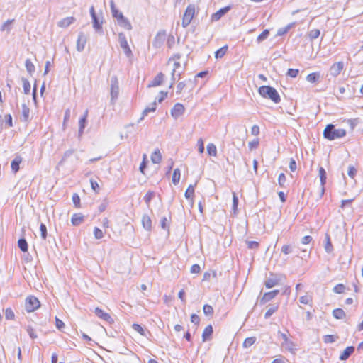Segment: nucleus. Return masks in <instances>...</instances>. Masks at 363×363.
I'll return each instance as SVG.
<instances>
[{"label": "nucleus", "mask_w": 363, "mask_h": 363, "mask_svg": "<svg viewBox=\"0 0 363 363\" xmlns=\"http://www.w3.org/2000/svg\"><path fill=\"white\" fill-rule=\"evenodd\" d=\"M346 135V130L343 128L335 129L333 124L326 125L323 130V136L329 140L342 138Z\"/></svg>", "instance_id": "f257e3e1"}, {"label": "nucleus", "mask_w": 363, "mask_h": 363, "mask_svg": "<svg viewBox=\"0 0 363 363\" xmlns=\"http://www.w3.org/2000/svg\"><path fill=\"white\" fill-rule=\"evenodd\" d=\"M110 6L112 16L117 20L118 23L122 27H123L125 29L130 30L132 28L130 23L127 18H125L123 16V13L121 11H119V10L116 8L113 1H111Z\"/></svg>", "instance_id": "f03ea898"}, {"label": "nucleus", "mask_w": 363, "mask_h": 363, "mask_svg": "<svg viewBox=\"0 0 363 363\" xmlns=\"http://www.w3.org/2000/svg\"><path fill=\"white\" fill-rule=\"evenodd\" d=\"M258 92L262 97L268 98L276 104L281 101L279 93L274 87L269 86H262L259 88Z\"/></svg>", "instance_id": "7ed1b4c3"}, {"label": "nucleus", "mask_w": 363, "mask_h": 363, "mask_svg": "<svg viewBox=\"0 0 363 363\" xmlns=\"http://www.w3.org/2000/svg\"><path fill=\"white\" fill-rule=\"evenodd\" d=\"M195 6L194 4L188 5L182 17V24L184 28L187 27L190 24V23L191 22L192 19L195 16Z\"/></svg>", "instance_id": "20e7f679"}, {"label": "nucleus", "mask_w": 363, "mask_h": 363, "mask_svg": "<svg viewBox=\"0 0 363 363\" xmlns=\"http://www.w3.org/2000/svg\"><path fill=\"white\" fill-rule=\"evenodd\" d=\"M40 306V303L38 298L34 296H28L25 300V308L27 312L31 313L38 309Z\"/></svg>", "instance_id": "39448f33"}, {"label": "nucleus", "mask_w": 363, "mask_h": 363, "mask_svg": "<svg viewBox=\"0 0 363 363\" xmlns=\"http://www.w3.org/2000/svg\"><path fill=\"white\" fill-rule=\"evenodd\" d=\"M281 336L284 340L282 345L284 346L286 350H287L289 352L294 354L296 350V344L289 339L287 334L281 333Z\"/></svg>", "instance_id": "423d86ee"}, {"label": "nucleus", "mask_w": 363, "mask_h": 363, "mask_svg": "<svg viewBox=\"0 0 363 363\" xmlns=\"http://www.w3.org/2000/svg\"><path fill=\"white\" fill-rule=\"evenodd\" d=\"M119 95V85H118V81L116 77H113L111 79V101H114L117 99L118 96Z\"/></svg>", "instance_id": "0eeeda50"}, {"label": "nucleus", "mask_w": 363, "mask_h": 363, "mask_svg": "<svg viewBox=\"0 0 363 363\" xmlns=\"http://www.w3.org/2000/svg\"><path fill=\"white\" fill-rule=\"evenodd\" d=\"M94 313L100 319H101L110 324L113 323L114 320L111 318V315L109 313L105 312L101 308L96 307L94 309Z\"/></svg>", "instance_id": "6e6552de"}, {"label": "nucleus", "mask_w": 363, "mask_h": 363, "mask_svg": "<svg viewBox=\"0 0 363 363\" xmlns=\"http://www.w3.org/2000/svg\"><path fill=\"white\" fill-rule=\"evenodd\" d=\"M184 111L185 108L184 105L180 103H177L171 110V115L173 118H177L182 116Z\"/></svg>", "instance_id": "1a4fd4ad"}, {"label": "nucleus", "mask_w": 363, "mask_h": 363, "mask_svg": "<svg viewBox=\"0 0 363 363\" xmlns=\"http://www.w3.org/2000/svg\"><path fill=\"white\" fill-rule=\"evenodd\" d=\"M119 40L121 47L123 48L125 54L130 57L132 55V51L128 45V41L125 38V36L123 33L119 34Z\"/></svg>", "instance_id": "9d476101"}, {"label": "nucleus", "mask_w": 363, "mask_h": 363, "mask_svg": "<svg viewBox=\"0 0 363 363\" xmlns=\"http://www.w3.org/2000/svg\"><path fill=\"white\" fill-rule=\"evenodd\" d=\"M344 69V63L342 62H337L333 63L330 68V73L333 76L336 77L339 75Z\"/></svg>", "instance_id": "9b49d317"}, {"label": "nucleus", "mask_w": 363, "mask_h": 363, "mask_svg": "<svg viewBox=\"0 0 363 363\" xmlns=\"http://www.w3.org/2000/svg\"><path fill=\"white\" fill-rule=\"evenodd\" d=\"M231 9L230 6H227L223 8L220 9L216 13H213L211 16V20L213 21H217L220 19V18L227 13Z\"/></svg>", "instance_id": "f8f14e48"}, {"label": "nucleus", "mask_w": 363, "mask_h": 363, "mask_svg": "<svg viewBox=\"0 0 363 363\" xmlns=\"http://www.w3.org/2000/svg\"><path fill=\"white\" fill-rule=\"evenodd\" d=\"M75 21V18L73 16H68L61 19L57 23V26L61 28H66L72 25Z\"/></svg>", "instance_id": "ddd939ff"}, {"label": "nucleus", "mask_w": 363, "mask_h": 363, "mask_svg": "<svg viewBox=\"0 0 363 363\" xmlns=\"http://www.w3.org/2000/svg\"><path fill=\"white\" fill-rule=\"evenodd\" d=\"M84 221V216L81 213H74L71 218L72 225L77 226Z\"/></svg>", "instance_id": "4468645a"}, {"label": "nucleus", "mask_w": 363, "mask_h": 363, "mask_svg": "<svg viewBox=\"0 0 363 363\" xmlns=\"http://www.w3.org/2000/svg\"><path fill=\"white\" fill-rule=\"evenodd\" d=\"M196 184H190L186 189L184 196L187 199H191V201L193 203L194 197V191Z\"/></svg>", "instance_id": "2eb2a0df"}, {"label": "nucleus", "mask_w": 363, "mask_h": 363, "mask_svg": "<svg viewBox=\"0 0 363 363\" xmlns=\"http://www.w3.org/2000/svg\"><path fill=\"white\" fill-rule=\"evenodd\" d=\"M278 290H274L269 292H267L263 295L261 301L265 303L269 301L270 300L273 299L278 294Z\"/></svg>", "instance_id": "dca6fc26"}, {"label": "nucleus", "mask_w": 363, "mask_h": 363, "mask_svg": "<svg viewBox=\"0 0 363 363\" xmlns=\"http://www.w3.org/2000/svg\"><path fill=\"white\" fill-rule=\"evenodd\" d=\"M213 327L211 325H208L206 326L202 333V340L203 342L206 341L207 340L210 339L213 334Z\"/></svg>", "instance_id": "f3484780"}, {"label": "nucleus", "mask_w": 363, "mask_h": 363, "mask_svg": "<svg viewBox=\"0 0 363 363\" xmlns=\"http://www.w3.org/2000/svg\"><path fill=\"white\" fill-rule=\"evenodd\" d=\"M354 347L352 346L347 347L340 356V359L346 360L354 352Z\"/></svg>", "instance_id": "a211bd4d"}, {"label": "nucleus", "mask_w": 363, "mask_h": 363, "mask_svg": "<svg viewBox=\"0 0 363 363\" xmlns=\"http://www.w3.org/2000/svg\"><path fill=\"white\" fill-rule=\"evenodd\" d=\"M22 162V157L21 156H16L11 162V167L12 171L16 173L20 169V164Z\"/></svg>", "instance_id": "6ab92c4d"}, {"label": "nucleus", "mask_w": 363, "mask_h": 363, "mask_svg": "<svg viewBox=\"0 0 363 363\" xmlns=\"http://www.w3.org/2000/svg\"><path fill=\"white\" fill-rule=\"evenodd\" d=\"M299 301L301 304L308 305L311 307L313 305V296L311 294H306L300 297Z\"/></svg>", "instance_id": "aec40b11"}, {"label": "nucleus", "mask_w": 363, "mask_h": 363, "mask_svg": "<svg viewBox=\"0 0 363 363\" xmlns=\"http://www.w3.org/2000/svg\"><path fill=\"white\" fill-rule=\"evenodd\" d=\"M163 80L164 74L162 73H159L149 84V86H158L162 84Z\"/></svg>", "instance_id": "412c9836"}, {"label": "nucleus", "mask_w": 363, "mask_h": 363, "mask_svg": "<svg viewBox=\"0 0 363 363\" xmlns=\"http://www.w3.org/2000/svg\"><path fill=\"white\" fill-rule=\"evenodd\" d=\"M318 174H319V177H320V184L322 186V191L323 192L324 191V186L326 183V179H327L326 172L323 167H320L318 169Z\"/></svg>", "instance_id": "4be33fe9"}, {"label": "nucleus", "mask_w": 363, "mask_h": 363, "mask_svg": "<svg viewBox=\"0 0 363 363\" xmlns=\"http://www.w3.org/2000/svg\"><path fill=\"white\" fill-rule=\"evenodd\" d=\"M162 156L160 150H155L151 155V161L155 164H160L162 162Z\"/></svg>", "instance_id": "5701e85b"}, {"label": "nucleus", "mask_w": 363, "mask_h": 363, "mask_svg": "<svg viewBox=\"0 0 363 363\" xmlns=\"http://www.w3.org/2000/svg\"><path fill=\"white\" fill-rule=\"evenodd\" d=\"M86 43V38L82 35H79L77 40V50L79 52L82 51L85 47Z\"/></svg>", "instance_id": "b1692460"}, {"label": "nucleus", "mask_w": 363, "mask_h": 363, "mask_svg": "<svg viewBox=\"0 0 363 363\" xmlns=\"http://www.w3.org/2000/svg\"><path fill=\"white\" fill-rule=\"evenodd\" d=\"M142 225L147 230H150L152 228V220L149 216L144 215L142 218Z\"/></svg>", "instance_id": "393cba45"}, {"label": "nucleus", "mask_w": 363, "mask_h": 363, "mask_svg": "<svg viewBox=\"0 0 363 363\" xmlns=\"http://www.w3.org/2000/svg\"><path fill=\"white\" fill-rule=\"evenodd\" d=\"M228 50V46L227 45L221 47L215 52L216 59H220L225 55Z\"/></svg>", "instance_id": "a878e982"}, {"label": "nucleus", "mask_w": 363, "mask_h": 363, "mask_svg": "<svg viewBox=\"0 0 363 363\" xmlns=\"http://www.w3.org/2000/svg\"><path fill=\"white\" fill-rule=\"evenodd\" d=\"M333 315L336 319H343L346 317V314L343 309L342 308H336L333 311Z\"/></svg>", "instance_id": "bb28decb"}, {"label": "nucleus", "mask_w": 363, "mask_h": 363, "mask_svg": "<svg viewBox=\"0 0 363 363\" xmlns=\"http://www.w3.org/2000/svg\"><path fill=\"white\" fill-rule=\"evenodd\" d=\"M88 117V111L86 110L83 116L79 121V132H82L85 128L86 119Z\"/></svg>", "instance_id": "cd10ccee"}, {"label": "nucleus", "mask_w": 363, "mask_h": 363, "mask_svg": "<svg viewBox=\"0 0 363 363\" xmlns=\"http://www.w3.org/2000/svg\"><path fill=\"white\" fill-rule=\"evenodd\" d=\"M208 155L216 157L217 155V148L213 143H209L206 147Z\"/></svg>", "instance_id": "c85d7f7f"}, {"label": "nucleus", "mask_w": 363, "mask_h": 363, "mask_svg": "<svg viewBox=\"0 0 363 363\" xmlns=\"http://www.w3.org/2000/svg\"><path fill=\"white\" fill-rule=\"evenodd\" d=\"M256 340H257V339L255 337H247L244 340L242 346L245 348H247V347L252 346V345H254L255 343Z\"/></svg>", "instance_id": "c756f323"}, {"label": "nucleus", "mask_w": 363, "mask_h": 363, "mask_svg": "<svg viewBox=\"0 0 363 363\" xmlns=\"http://www.w3.org/2000/svg\"><path fill=\"white\" fill-rule=\"evenodd\" d=\"M320 74L318 72H313L307 75L306 79L310 83H315L318 80Z\"/></svg>", "instance_id": "7c9ffc66"}, {"label": "nucleus", "mask_w": 363, "mask_h": 363, "mask_svg": "<svg viewBox=\"0 0 363 363\" xmlns=\"http://www.w3.org/2000/svg\"><path fill=\"white\" fill-rule=\"evenodd\" d=\"M154 196L155 192L152 191H148L144 196V201L148 207L150 206V203Z\"/></svg>", "instance_id": "2f4dec72"}, {"label": "nucleus", "mask_w": 363, "mask_h": 363, "mask_svg": "<svg viewBox=\"0 0 363 363\" xmlns=\"http://www.w3.org/2000/svg\"><path fill=\"white\" fill-rule=\"evenodd\" d=\"M180 170L179 169H175L172 174V182L174 185L179 184L180 181Z\"/></svg>", "instance_id": "473e14b6"}, {"label": "nucleus", "mask_w": 363, "mask_h": 363, "mask_svg": "<svg viewBox=\"0 0 363 363\" xmlns=\"http://www.w3.org/2000/svg\"><path fill=\"white\" fill-rule=\"evenodd\" d=\"M18 246L22 252H26L28 251V243L25 239H19L18 241Z\"/></svg>", "instance_id": "72a5a7b5"}, {"label": "nucleus", "mask_w": 363, "mask_h": 363, "mask_svg": "<svg viewBox=\"0 0 363 363\" xmlns=\"http://www.w3.org/2000/svg\"><path fill=\"white\" fill-rule=\"evenodd\" d=\"M90 184L92 190L96 193L99 194L100 191V186L98 182L94 179H90Z\"/></svg>", "instance_id": "f704fd0d"}, {"label": "nucleus", "mask_w": 363, "mask_h": 363, "mask_svg": "<svg viewBox=\"0 0 363 363\" xmlns=\"http://www.w3.org/2000/svg\"><path fill=\"white\" fill-rule=\"evenodd\" d=\"M203 311L206 315H209V316L213 315V312H214L213 307L208 304H205L203 306Z\"/></svg>", "instance_id": "c9c22d12"}, {"label": "nucleus", "mask_w": 363, "mask_h": 363, "mask_svg": "<svg viewBox=\"0 0 363 363\" xmlns=\"http://www.w3.org/2000/svg\"><path fill=\"white\" fill-rule=\"evenodd\" d=\"M29 115H30V109L26 106H23L22 107V116L23 119L25 121H28L29 119Z\"/></svg>", "instance_id": "e433bc0d"}, {"label": "nucleus", "mask_w": 363, "mask_h": 363, "mask_svg": "<svg viewBox=\"0 0 363 363\" xmlns=\"http://www.w3.org/2000/svg\"><path fill=\"white\" fill-rule=\"evenodd\" d=\"M259 145V138H256L253 140L249 142L248 143V147L250 150L257 149Z\"/></svg>", "instance_id": "4c0bfd02"}, {"label": "nucleus", "mask_w": 363, "mask_h": 363, "mask_svg": "<svg viewBox=\"0 0 363 363\" xmlns=\"http://www.w3.org/2000/svg\"><path fill=\"white\" fill-rule=\"evenodd\" d=\"M23 88L25 94H29L31 89V86L28 80L23 79Z\"/></svg>", "instance_id": "58836bf2"}, {"label": "nucleus", "mask_w": 363, "mask_h": 363, "mask_svg": "<svg viewBox=\"0 0 363 363\" xmlns=\"http://www.w3.org/2000/svg\"><path fill=\"white\" fill-rule=\"evenodd\" d=\"M238 198L235 192L233 193V211L235 214L238 211Z\"/></svg>", "instance_id": "ea45409f"}, {"label": "nucleus", "mask_w": 363, "mask_h": 363, "mask_svg": "<svg viewBox=\"0 0 363 363\" xmlns=\"http://www.w3.org/2000/svg\"><path fill=\"white\" fill-rule=\"evenodd\" d=\"M92 20H93V27L94 28V29H96V30H101L103 21H99L97 18V17L92 18Z\"/></svg>", "instance_id": "a19ab883"}, {"label": "nucleus", "mask_w": 363, "mask_h": 363, "mask_svg": "<svg viewBox=\"0 0 363 363\" xmlns=\"http://www.w3.org/2000/svg\"><path fill=\"white\" fill-rule=\"evenodd\" d=\"M345 291V286L343 284H338L333 288V291L336 294H342Z\"/></svg>", "instance_id": "79ce46f5"}, {"label": "nucleus", "mask_w": 363, "mask_h": 363, "mask_svg": "<svg viewBox=\"0 0 363 363\" xmlns=\"http://www.w3.org/2000/svg\"><path fill=\"white\" fill-rule=\"evenodd\" d=\"M5 317L7 320H13L15 318V314L13 311L9 308L5 310Z\"/></svg>", "instance_id": "37998d69"}, {"label": "nucleus", "mask_w": 363, "mask_h": 363, "mask_svg": "<svg viewBox=\"0 0 363 363\" xmlns=\"http://www.w3.org/2000/svg\"><path fill=\"white\" fill-rule=\"evenodd\" d=\"M94 235L96 239H101L104 236V233L100 228L96 227L94 229Z\"/></svg>", "instance_id": "c03bdc74"}, {"label": "nucleus", "mask_w": 363, "mask_h": 363, "mask_svg": "<svg viewBox=\"0 0 363 363\" xmlns=\"http://www.w3.org/2000/svg\"><path fill=\"white\" fill-rule=\"evenodd\" d=\"M72 201L76 208H80L81 199H80L79 196L77 194H74L72 195Z\"/></svg>", "instance_id": "a18cd8bd"}, {"label": "nucleus", "mask_w": 363, "mask_h": 363, "mask_svg": "<svg viewBox=\"0 0 363 363\" xmlns=\"http://www.w3.org/2000/svg\"><path fill=\"white\" fill-rule=\"evenodd\" d=\"M132 327L140 335H141L143 336L145 335V330H144V329L143 328V327L140 325L137 324V323H134V324H133Z\"/></svg>", "instance_id": "49530a36"}, {"label": "nucleus", "mask_w": 363, "mask_h": 363, "mask_svg": "<svg viewBox=\"0 0 363 363\" xmlns=\"http://www.w3.org/2000/svg\"><path fill=\"white\" fill-rule=\"evenodd\" d=\"M325 238H326V242H325V249L327 252H330L333 250V245L331 243L329 235H326Z\"/></svg>", "instance_id": "de8ad7c7"}, {"label": "nucleus", "mask_w": 363, "mask_h": 363, "mask_svg": "<svg viewBox=\"0 0 363 363\" xmlns=\"http://www.w3.org/2000/svg\"><path fill=\"white\" fill-rule=\"evenodd\" d=\"M336 337L333 335H326L323 337V341L325 343H333L335 341Z\"/></svg>", "instance_id": "09e8293b"}, {"label": "nucleus", "mask_w": 363, "mask_h": 363, "mask_svg": "<svg viewBox=\"0 0 363 363\" xmlns=\"http://www.w3.org/2000/svg\"><path fill=\"white\" fill-rule=\"evenodd\" d=\"M40 231L41 233V238L43 240H45L47 238V228L45 224L41 223L40 225Z\"/></svg>", "instance_id": "8fccbe9b"}, {"label": "nucleus", "mask_w": 363, "mask_h": 363, "mask_svg": "<svg viewBox=\"0 0 363 363\" xmlns=\"http://www.w3.org/2000/svg\"><path fill=\"white\" fill-rule=\"evenodd\" d=\"M147 155L145 154L143 156V161L140 165V171L143 174H145V169L146 167Z\"/></svg>", "instance_id": "3c124183"}, {"label": "nucleus", "mask_w": 363, "mask_h": 363, "mask_svg": "<svg viewBox=\"0 0 363 363\" xmlns=\"http://www.w3.org/2000/svg\"><path fill=\"white\" fill-rule=\"evenodd\" d=\"M298 73L299 70L298 69H289L287 71V75L292 78L296 77Z\"/></svg>", "instance_id": "603ef678"}, {"label": "nucleus", "mask_w": 363, "mask_h": 363, "mask_svg": "<svg viewBox=\"0 0 363 363\" xmlns=\"http://www.w3.org/2000/svg\"><path fill=\"white\" fill-rule=\"evenodd\" d=\"M278 309V306H274L272 308H269L265 313L264 317L265 318H269L274 313H275Z\"/></svg>", "instance_id": "864d4df0"}, {"label": "nucleus", "mask_w": 363, "mask_h": 363, "mask_svg": "<svg viewBox=\"0 0 363 363\" xmlns=\"http://www.w3.org/2000/svg\"><path fill=\"white\" fill-rule=\"evenodd\" d=\"M211 277H216V272L215 271H213L212 272H205L203 274V281H208Z\"/></svg>", "instance_id": "5fc2aeb1"}, {"label": "nucleus", "mask_w": 363, "mask_h": 363, "mask_svg": "<svg viewBox=\"0 0 363 363\" xmlns=\"http://www.w3.org/2000/svg\"><path fill=\"white\" fill-rule=\"evenodd\" d=\"M269 35V30H264V31H262L257 37V40L259 42L262 41V40H264V39H266Z\"/></svg>", "instance_id": "6e6d98bb"}, {"label": "nucleus", "mask_w": 363, "mask_h": 363, "mask_svg": "<svg viewBox=\"0 0 363 363\" xmlns=\"http://www.w3.org/2000/svg\"><path fill=\"white\" fill-rule=\"evenodd\" d=\"M26 67L27 70L29 72H32L35 69V67H34L33 64L32 63L31 60L29 59L26 60Z\"/></svg>", "instance_id": "4d7b16f0"}, {"label": "nucleus", "mask_w": 363, "mask_h": 363, "mask_svg": "<svg viewBox=\"0 0 363 363\" xmlns=\"http://www.w3.org/2000/svg\"><path fill=\"white\" fill-rule=\"evenodd\" d=\"M197 145L199 147V152L200 154H203L204 152V143L202 138H199L197 141Z\"/></svg>", "instance_id": "13d9d810"}, {"label": "nucleus", "mask_w": 363, "mask_h": 363, "mask_svg": "<svg viewBox=\"0 0 363 363\" xmlns=\"http://www.w3.org/2000/svg\"><path fill=\"white\" fill-rule=\"evenodd\" d=\"M281 250V252L284 253V255H288V254L291 252L292 249H291V245H284L282 246Z\"/></svg>", "instance_id": "bf43d9fd"}, {"label": "nucleus", "mask_w": 363, "mask_h": 363, "mask_svg": "<svg viewBox=\"0 0 363 363\" xmlns=\"http://www.w3.org/2000/svg\"><path fill=\"white\" fill-rule=\"evenodd\" d=\"M260 133L259 127L257 125H254L251 128V134L257 136Z\"/></svg>", "instance_id": "052dcab7"}, {"label": "nucleus", "mask_w": 363, "mask_h": 363, "mask_svg": "<svg viewBox=\"0 0 363 363\" xmlns=\"http://www.w3.org/2000/svg\"><path fill=\"white\" fill-rule=\"evenodd\" d=\"M287 359L281 355L274 359L271 363H286Z\"/></svg>", "instance_id": "680f3d73"}, {"label": "nucleus", "mask_w": 363, "mask_h": 363, "mask_svg": "<svg viewBox=\"0 0 363 363\" xmlns=\"http://www.w3.org/2000/svg\"><path fill=\"white\" fill-rule=\"evenodd\" d=\"M55 325L56 328L59 330H62L65 327L63 321L59 319L57 317H55Z\"/></svg>", "instance_id": "e2e57ef3"}, {"label": "nucleus", "mask_w": 363, "mask_h": 363, "mask_svg": "<svg viewBox=\"0 0 363 363\" xmlns=\"http://www.w3.org/2000/svg\"><path fill=\"white\" fill-rule=\"evenodd\" d=\"M190 271L194 274H199L201 272L200 266L197 264H193L191 267Z\"/></svg>", "instance_id": "0e129e2a"}, {"label": "nucleus", "mask_w": 363, "mask_h": 363, "mask_svg": "<svg viewBox=\"0 0 363 363\" xmlns=\"http://www.w3.org/2000/svg\"><path fill=\"white\" fill-rule=\"evenodd\" d=\"M247 247L250 249H257L259 247V242L257 241H249L247 242Z\"/></svg>", "instance_id": "69168bd1"}, {"label": "nucleus", "mask_w": 363, "mask_h": 363, "mask_svg": "<svg viewBox=\"0 0 363 363\" xmlns=\"http://www.w3.org/2000/svg\"><path fill=\"white\" fill-rule=\"evenodd\" d=\"M5 124L8 127H11L13 125L12 117L10 114L5 116Z\"/></svg>", "instance_id": "338daca9"}, {"label": "nucleus", "mask_w": 363, "mask_h": 363, "mask_svg": "<svg viewBox=\"0 0 363 363\" xmlns=\"http://www.w3.org/2000/svg\"><path fill=\"white\" fill-rule=\"evenodd\" d=\"M309 35L313 39L317 38L320 35V30L318 29L312 30Z\"/></svg>", "instance_id": "774afa93"}]
</instances>
